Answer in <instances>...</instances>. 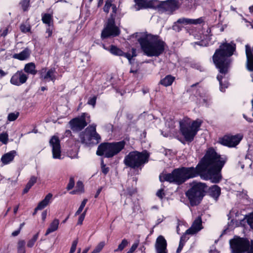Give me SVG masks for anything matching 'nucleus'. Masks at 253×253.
Masks as SVG:
<instances>
[{
  "instance_id": "61",
  "label": "nucleus",
  "mask_w": 253,
  "mask_h": 253,
  "mask_svg": "<svg viewBox=\"0 0 253 253\" xmlns=\"http://www.w3.org/2000/svg\"><path fill=\"white\" fill-rule=\"evenodd\" d=\"M102 189V187H100L99 188H98V189L97 190L96 193L94 196L95 198H96L98 196V195L100 194Z\"/></svg>"
},
{
  "instance_id": "41",
  "label": "nucleus",
  "mask_w": 253,
  "mask_h": 253,
  "mask_svg": "<svg viewBox=\"0 0 253 253\" xmlns=\"http://www.w3.org/2000/svg\"><path fill=\"white\" fill-rule=\"evenodd\" d=\"M87 201V200L86 199H84L82 202L79 208L77 210V211L76 212L75 215H77L80 214L81 212L84 209V207H85L86 202Z\"/></svg>"
},
{
  "instance_id": "52",
  "label": "nucleus",
  "mask_w": 253,
  "mask_h": 253,
  "mask_svg": "<svg viewBox=\"0 0 253 253\" xmlns=\"http://www.w3.org/2000/svg\"><path fill=\"white\" fill-rule=\"evenodd\" d=\"M138 246V243H134L132 246L131 247L129 250L126 253H133L135 250L137 249Z\"/></svg>"
},
{
  "instance_id": "49",
  "label": "nucleus",
  "mask_w": 253,
  "mask_h": 253,
  "mask_svg": "<svg viewBox=\"0 0 253 253\" xmlns=\"http://www.w3.org/2000/svg\"><path fill=\"white\" fill-rule=\"evenodd\" d=\"M96 97L93 96L92 98H90L87 102V104L90 105H92L93 107H94L96 104Z\"/></svg>"
},
{
  "instance_id": "20",
  "label": "nucleus",
  "mask_w": 253,
  "mask_h": 253,
  "mask_svg": "<svg viewBox=\"0 0 253 253\" xmlns=\"http://www.w3.org/2000/svg\"><path fill=\"white\" fill-rule=\"evenodd\" d=\"M203 22V19L202 17L198 19H190L187 18H181L177 20V22L180 24H183L185 25L193 24L197 25L202 23Z\"/></svg>"
},
{
  "instance_id": "11",
  "label": "nucleus",
  "mask_w": 253,
  "mask_h": 253,
  "mask_svg": "<svg viewBox=\"0 0 253 253\" xmlns=\"http://www.w3.org/2000/svg\"><path fill=\"white\" fill-rule=\"evenodd\" d=\"M90 122V116L86 113H83L80 117L71 120L69 124L73 131H80Z\"/></svg>"
},
{
  "instance_id": "43",
  "label": "nucleus",
  "mask_w": 253,
  "mask_h": 253,
  "mask_svg": "<svg viewBox=\"0 0 253 253\" xmlns=\"http://www.w3.org/2000/svg\"><path fill=\"white\" fill-rule=\"evenodd\" d=\"M76 189L79 193H83L84 191L83 183L81 181H78L76 185Z\"/></svg>"
},
{
  "instance_id": "18",
  "label": "nucleus",
  "mask_w": 253,
  "mask_h": 253,
  "mask_svg": "<svg viewBox=\"0 0 253 253\" xmlns=\"http://www.w3.org/2000/svg\"><path fill=\"white\" fill-rule=\"evenodd\" d=\"M167 243L164 237L160 235L156 239L155 249L157 253H168L167 250Z\"/></svg>"
},
{
  "instance_id": "59",
  "label": "nucleus",
  "mask_w": 253,
  "mask_h": 253,
  "mask_svg": "<svg viewBox=\"0 0 253 253\" xmlns=\"http://www.w3.org/2000/svg\"><path fill=\"white\" fill-rule=\"evenodd\" d=\"M20 232V229H18L16 231H14V232H13L12 233V236H13L14 237L16 236L19 234Z\"/></svg>"
},
{
  "instance_id": "32",
  "label": "nucleus",
  "mask_w": 253,
  "mask_h": 253,
  "mask_svg": "<svg viewBox=\"0 0 253 253\" xmlns=\"http://www.w3.org/2000/svg\"><path fill=\"white\" fill-rule=\"evenodd\" d=\"M25 242L24 240H20L17 243V253H25Z\"/></svg>"
},
{
  "instance_id": "28",
  "label": "nucleus",
  "mask_w": 253,
  "mask_h": 253,
  "mask_svg": "<svg viewBox=\"0 0 253 253\" xmlns=\"http://www.w3.org/2000/svg\"><path fill=\"white\" fill-rule=\"evenodd\" d=\"M209 192L211 197L217 199L220 194V188L217 185H213L210 189Z\"/></svg>"
},
{
  "instance_id": "5",
  "label": "nucleus",
  "mask_w": 253,
  "mask_h": 253,
  "mask_svg": "<svg viewBox=\"0 0 253 253\" xmlns=\"http://www.w3.org/2000/svg\"><path fill=\"white\" fill-rule=\"evenodd\" d=\"M126 144L124 140L101 143L98 147L96 154L100 156L104 155L108 158H112L119 154L125 148Z\"/></svg>"
},
{
  "instance_id": "9",
  "label": "nucleus",
  "mask_w": 253,
  "mask_h": 253,
  "mask_svg": "<svg viewBox=\"0 0 253 253\" xmlns=\"http://www.w3.org/2000/svg\"><path fill=\"white\" fill-rule=\"evenodd\" d=\"M232 253H253V242L250 246L249 241L244 238L236 237L230 240Z\"/></svg>"
},
{
  "instance_id": "54",
  "label": "nucleus",
  "mask_w": 253,
  "mask_h": 253,
  "mask_svg": "<svg viewBox=\"0 0 253 253\" xmlns=\"http://www.w3.org/2000/svg\"><path fill=\"white\" fill-rule=\"evenodd\" d=\"M122 56H124L128 60L129 63H131V60L132 58V57L130 53L124 52V54Z\"/></svg>"
},
{
  "instance_id": "8",
  "label": "nucleus",
  "mask_w": 253,
  "mask_h": 253,
  "mask_svg": "<svg viewBox=\"0 0 253 253\" xmlns=\"http://www.w3.org/2000/svg\"><path fill=\"white\" fill-rule=\"evenodd\" d=\"M202 122L196 120L193 121L191 124L185 122H180V130L187 141L191 142L197 134Z\"/></svg>"
},
{
  "instance_id": "50",
  "label": "nucleus",
  "mask_w": 253,
  "mask_h": 253,
  "mask_svg": "<svg viewBox=\"0 0 253 253\" xmlns=\"http://www.w3.org/2000/svg\"><path fill=\"white\" fill-rule=\"evenodd\" d=\"M86 210H85V211H84V212L80 216L78 221V224L82 225L83 223V222L84 219L85 213H86Z\"/></svg>"
},
{
  "instance_id": "12",
  "label": "nucleus",
  "mask_w": 253,
  "mask_h": 253,
  "mask_svg": "<svg viewBox=\"0 0 253 253\" xmlns=\"http://www.w3.org/2000/svg\"><path fill=\"white\" fill-rule=\"evenodd\" d=\"M243 138V135L238 134L235 135H226L219 139V143L229 147L236 146Z\"/></svg>"
},
{
  "instance_id": "2",
  "label": "nucleus",
  "mask_w": 253,
  "mask_h": 253,
  "mask_svg": "<svg viewBox=\"0 0 253 253\" xmlns=\"http://www.w3.org/2000/svg\"><path fill=\"white\" fill-rule=\"evenodd\" d=\"M138 41L144 54L148 57H158L165 51L166 43L158 35L146 34Z\"/></svg>"
},
{
  "instance_id": "45",
  "label": "nucleus",
  "mask_w": 253,
  "mask_h": 253,
  "mask_svg": "<svg viewBox=\"0 0 253 253\" xmlns=\"http://www.w3.org/2000/svg\"><path fill=\"white\" fill-rule=\"evenodd\" d=\"M75 185V181L74 178L71 177L70 178L69 183L68 184V185L67 186V189L68 190H70L72 189Z\"/></svg>"
},
{
  "instance_id": "17",
  "label": "nucleus",
  "mask_w": 253,
  "mask_h": 253,
  "mask_svg": "<svg viewBox=\"0 0 253 253\" xmlns=\"http://www.w3.org/2000/svg\"><path fill=\"white\" fill-rule=\"evenodd\" d=\"M135 3V8L136 10L142 9L155 8V0H134Z\"/></svg>"
},
{
  "instance_id": "23",
  "label": "nucleus",
  "mask_w": 253,
  "mask_h": 253,
  "mask_svg": "<svg viewBox=\"0 0 253 253\" xmlns=\"http://www.w3.org/2000/svg\"><path fill=\"white\" fill-rule=\"evenodd\" d=\"M178 0H167L163 1L162 6L167 10H173L178 7Z\"/></svg>"
},
{
  "instance_id": "60",
  "label": "nucleus",
  "mask_w": 253,
  "mask_h": 253,
  "mask_svg": "<svg viewBox=\"0 0 253 253\" xmlns=\"http://www.w3.org/2000/svg\"><path fill=\"white\" fill-rule=\"evenodd\" d=\"M30 188H31V187L30 186H28V185L27 184H26L25 188L23 190V193L25 194V193H27Z\"/></svg>"
},
{
  "instance_id": "36",
  "label": "nucleus",
  "mask_w": 253,
  "mask_h": 253,
  "mask_svg": "<svg viewBox=\"0 0 253 253\" xmlns=\"http://www.w3.org/2000/svg\"><path fill=\"white\" fill-rule=\"evenodd\" d=\"M223 77L221 75H218L217 76V79L219 82L220 84V90L222 92H224L225 91V89L228 87V83H225L224 84H223L221 80L222 79Z\"/></svg>"
},
{
  "instance_id": "6",
  "label": "nucleus",
  "mask_w": 253,
  "mask_h": 253,
  "mask_svg": "<svg viewBox=\"0 0 253 253\" xmlns=\"http://www.w3.org/2000/svg\"><path fill=\"white\" fill-rule=\"evenodd\" d=\"M206 188L207 186L204 183L193 182L191 188L186 193L191 206H194L200 204L204 196Z\"/></svg>"
},
{
  "instance_id": "55",
  "label": "nucleus",
  "mask_w": 253,
  "mask_h": 253,
  "mask_svg": "<svg viewBox=\"0 0 253 253\" xmlns=\"http://www.w3.org/2000/svg\"><path fill=\"white\" fill-rule=\"evenodd\" d=\"M8 33V28H5L3 31L1 30H0V37H5L7 35Z\"/></svg>"
},
{
  "instance_id": "63",
  "label": "nucleus",
  "mask_w": 253,
  "mask_h": 253,
  "mask_svg": "<svg viewBox=\"0 0 253 253\" xmlns=\"http://www.w3.org/2000/svg\"><path fill=\"white\" fill-rule=\"evenodd\" d=\"M132 58L136 56V50L134 48H132V54H131Z\"/></svg>"
},
{
  "instance_id": "3",
  "label": "nucleus",
  "mask_w": 253,
  "mask_h": 253,
  "mask_svg": "<svg viewBox=\"0 0 253 253\" xmlns=\"http://www.w3.org/2000/svg\"><path fill=\"white\" fill-rule=\"evenodd\" d=\"M235 49V44L231 42L230 43H222L219 46V48L216 50L212 56V59L220 73L225 74L227 73L230 64V61L228 57L233 54Z\"/></svg>"
},
{
  "instance_id": "57",
  "label": "nucleus",
  "mask_w": 253,
  "mask_h": 253,
  "mask_svg": "<svg viewBox=\"0 0 253 253\" xmlns=\"http://www.w3.org/2000/svg\"><path fill=\"white\" fill-rule=\"evenodd\" d=\"M47 215V211H43L42 213V219L45 220Z\"/></svg>"
},
{
  "instance_id": "14",
  "label": "nucleus",
  "mask_w": 253,
  "mask_h": 253,
  "mask_svg": "<svg viewBox=\"0 0 253 253\" xmlns=\"http://www.w3.org/2000/svg\"><path fill=\"white\" fill-rule=\"evenodd\" d=\"M28 79V76L24 73L22 70L17 71L10 79V82L11 84L20 86L25 84Z\"/></svg>"
},
{
  "instance_id": "19",
  "label": "nucleus",
  "mask_w": 253,
  "mask_h": 253,
  "mask_svg": "<svg viewBox=\"0 0 253 253\" xmlns=\"http://www.w3.org/2000/svg\"><path fill=\"white\" fill-rule=\"evenodd\" d=\"M246 55L247 57L246 67L250 71H253V50L250 45H246Z\"/></svg>"
},
{
  "instance_id": "30",
  "label": "nucleus",
  "mask_w": 253,
  "mask_h": 253,
  "mask_svg": "<svg viewBox=\"0 0 253 253\" xmlns=\"http://www.w3.org/2000/svg\"><path fill=\"white\" fill-rule=\"evenodd\" d=\"M110 52L116 56H123L124 52L119 48L115 45H111L109 49Z\"/></svg>"
},
{
  "instance_id": "42",
  "label": "nucleus",
  "mask_w": 253,
  "mask_h": 253,
  "mask_svg": "<svg viewBox=\"0 0 253 253\" xmlns=\"http://www.w3.org/2000/svg\"><path fill=\"white\" fill-rule=\"evenodd\" d=\"M101 168L102 172L104 174H106L109 170V168L107 167L106 165L104 163V161L103 159H101Z\"/></svg>"
},
{
  "instance_id": "47",
  "label": "nucleus",
  "mask_w": 253,
  "mask_h": 253,
  "mask_svg": "<svg viewBox=\"0 0 253 253\" xmlns=\"http://www.w3.org/2000/svg\"><path fill=\"white\" fill-rule=\"evenodd\" d=\"M112 4L111 3V2L109 0L107 1L104 6V11L106 13H108L109 11V9L111 7H112Z\"/></svg>"
},
{
  "instance_id": "62",
  "label": "nucleus",
  "mask_w": 253,
  "mask_h": 253,
  "mask_svg": "<svg viewBox=\"0 0 253 253\" xmlns=\"http://www.w3.org/2000/svg\"><path fill=\"white\" fill-rule=\"evenodd\" d=\"M243 117L248 122H249V123L253 122V120L252 119L247 118L245 115H243Z\"/></svg>"
},
{
  "instance_id": "58",
  "label": "nucleus",
  "mask_w": 253,
  "mask_h": 253,
  "mask_svg": "<svg viewBox=\"0 0 253 253\" xmlns=\"http://www.w3.org/2000/svg\"><path fill=\"white\" fill-rule=\"evenodd\" d=\"M7 75V73L5 72L4 71L0 69V78L4 77Z\"/></svg>"
},
{
  "instance_id": "39",
  "label": "nucleus",
  "mask_w": 253,
  "mask_h": 253,
  "mask_svg": "<svg viewBox=\"0 0 253 253\" xmlns=\"http://www.w3.org/2000/svg\"><path fill=\"white\" fill-rule=\"evenodd\" d=\"M8 134L7 132H2L0 134V141L3 144H6L8 142Z\"/></svg>"
},
{
  "instance_id": "53",
  "label": "nucleus",
  "mask_w": 253,
  "mask_h": 253,
  "mask_svg": "<svg viewBox=\"0 0 253 253\" xmlns=\"http://www.w3.org/2000/svg\"><path fill=\"white\" fill-rule=\"evenodd\" d=\"M156 195L161 199H162L163 197L165 196V193H164L163 189L159 190L157 193Z\"/></svg>"
},
{
  "instance_id": "44",
  "label": "nucleus",
  "mask_w": 253,
  "mask_h": 253,
  "mask_svg": "<svg viewBox=\"0 0 253 253\" xmlns=\"http://www.w3.org/2000/svg\"><path fill=\"white\" fill-rule=\"evenodd\" d=\"M247 222L250 227L253 229V212L247 216Z\"/></svg>"
},
{
  "instance_id": "35",
  "label": "nucleus",
  "mask_w": 253,
  "mask_h": 253,
  "mask_svg": "<svg viewBox=\"0 0 253 253\" xmlns=\"http://www.w3.org/2000/svg\"><path fill=\"white\" fill-rule=\"evenodd\" d=\"M105 245V241L99 242L91 253H99Z\"/></svg>"
},
{
  "instance_id": "10",
  "label": "nucleus",
  "mask_w": 253,
  "mask_h": 253,
  "mask_svg": "<svg viewBox=\"0 0 253 253\" xmlns=\"http://www.w3.org/2000/svg\"><path fill=\"white\" fill-rule=\"evenodd\" d=\"M120 33L119 28L115 24V16L111 14L110 17L104 25L101 34V38L103 40L110 37H117Z\"/></svg>"
},
{
  "instance_id": "46",
  "label": "nucleus",
  "mask_w": 253,
  "mask_h": 253,
  "mask_svg": "<svg viewBox=\"0 0 253 253\" xmlns=\"http://www.w3.org/2000/svg\"><path fill=\"white\" fill-rule=\"evenodd\" d=\"M37 178L35 176H32L31 177L29 181L27 183V185L28 186H30L31 188L36 182H37Z\"/></svg>"
},
{
  "instance_id": "4",
  "label": "nucleus",
  "mask_w": 253,
  "mask_h": 253,
  "mask_svg": "<svg viewBox=\"0 0 253 253\" xmlns=\"http://www.w3.org/2000/svg\"><path fill=\"white\" fill-rule=\"evenodd\" d=\"M149 154L146 151L139 152L132 151L127 155L124 160L125 165L133 169H140L148 162Z\"/></svg>"
},
{
  "instance_id": "24",
  "label": "nucleus",
  "mask_w": 253,
  "mask_h": 253,
  "mask_svg": "<svg viewBox=\"0 0 253 253\" xmlns=\"http://www.w3.org/2000/svg\"><path fill=\"white\" fill-rule=\"evenodd\" d=\"M30 55V51L28 48H25L19 53H15L12 55V57L19 60L27 59Z\"/></svg>"
},
{
  "instance_id": "40",
  "label": "nucleus",
  "mask_w": 253,
  "mask_h": 253,
  "mask_svg": "<svg viewBox=\"0 0 253 253\" xmlns=\"http://www.w3.org/2000/svg\"><path fill=\"white\" fill-rule=\"evenodd\" d=\"M20 4L24 11H27L30 5V0H22Z\"/></svg>"
},
{
  "instance_id": "27",
  "label": "nucleus",
  "mask_w": 253,
  "mask_h": 253,
  "mask_svg": "<svg viewBox=\"0 0 253 253\" xmlns=\"http://www.w3.org/2000/svg\"><path fill=\"white\" fill-rule=\"evenodd\" d=\"M174 77L171 75H168L160 81V84L165 86L170 85L174 80Z\"/></svg>"
},
{
  "instance_id": "64",
  "label": "nucleus",
  "mask_w": 253,
  "mask_h": 253,
  "mask_svg": "<svg viewBox=\"0 0 253 253\" xmlns=\"http://www.w3.org/2000/svg\"><path fill=\"white\" fill-rule=\"evenodd\" d=\"M18 208H19V206H16L14 208V213L15 214H16L18 210Z\"/></svg>"
},
{
  "instance_id": "34",
  "label": "nucleus",
  "mask_w": 253,
  "mask_h": 253,
  "mask_svg": "<svg viewBox=\"0 0 253 253\" xmlns=\"http://www.w3.org/2000/svg\"><path fill=\"white\" fill-rule=\"evenodd\" d=\"M128 243L127 240L126 239H123L121 244L119 245L118 248L114 250V252H118L122 251L127 246Z\"/></svg>"
},
{
  "instance_id": "56",
  "label": "nucleus",
  "mask_w": 253,
  "mask_h": 253,
  "mask_svg": "<svg viewBox=\"0 0 253 253\" xmlns=\"http://www.w3.org/2000/svg\"><path fill=\"white\" fill-rule=\"evenodd\" d=\"M112 13L111 14H113L114 16H115V17H116V14L117 13V8L115 5L112 4Z\"/></svg>"
},
{
  "instance_id": "37",
  "label": "nucleus",
  "mask_w": 253,
  "mask_h": 253,
  "mask_svg": "<svg viewBox=\"0 0 253 253\" xmlns=\"http://www.w3.org/2000/svg\"><path fill=\"white\" fill-rule=\"evenodd\" d=\"M38 237L39 233H38L36 234L31 239L29 240L27 245V247L28 248H32L34 246L35 242L37 240Z\"/></svg>"
},
{
  "instance_id": "26",
  "label": "nucleus",
  "mask_w": 253,
  "mask_h": 253,
  "mask_svg": "<svg viewBox=\"0 0 253 253\" xmlns=\"http://www.w3.org/2000/svg\"><path fill=\"white\" fill-rule=\"evenodd\" d=\"M24 71L25 73L32 75H35L38 73L36 69V65L33 62L26 64L24 68Z\"/></svg>"
},
{
  "instance_id": "29",
  "label": "nucleus",
  "mask_w": 253,
  "mask_h": 253,
  "mask_svg": "<svg viewBox=\"0 0 253 253\" xmlns=\"http://www.w3.org/2000/svg\"><path fill=\"white\" fill-rule=\"evenodd\" d=\"M189 237L185 233L183 234L180 238L179 246L176 250L177 253H179L185 245V242L188 240Z\"/></svg>"
},
{
  "instance_id": "48",
  "label": "nucleus",
  "mask_w": 253,
  "mask_h": 253,
  "mask_svg": "<svg viewBox=\"0 0 253 253\" xmlns=\"http://www.w3.org/2000/svg\"><path fill=\"white\" fill-rule=\"evenodd\" d=\"M78 244V240H74L72 244L71 248L70 249V251L69 253H74L76 249L77 246Z\"/></svg>"
},
{
  "instance_id": "15",
  "label": "nucleus",
  "mask_w": 253,
  "mask_h": 253,
  "mask_svg": "<svg viewBox=\"0 0 253 253\" xmlns=\"http://www.w3.org/2000/svg\"><path fill=\"white\" fill-rule=\"evenodd\" d=\"M50 145L52 147V153L53 158L61 159V147L60 140L57 137L53 136L49 141Z\"/></svg>"
},
{
  "instance_id": "38",
  "label": "nucleus",
  "mask_w": 253,
  "mask_h": 253,
  "mask_svg": "<svg viewBox=\"0 0 253 253\" xmlns=\"http://www.w3.org/2000/svg\"><path fill=\"white\" fill-rule=\"evenodd\" d=\"M20 29L22 33H26L31 30V26L29 24H22L20 25Z\"/></svg>"
},
{
  "instance_id": "21",
  "label": "nucleus",
  "mask_w": 253,
  "mask_h": 253,
  "mask_svg": "<svg viewBox=\"0 0 253 253\" xmlns=\"http://www.w3.org/2000/svg\"><path fill=\"white\" fill-rule=\"evenodd\" d=\"M53 195L51 193L47 194L44 198L41 201L36 208V211L42 210L51 202Z\"/></svg>"
},
{
  "instance_id": "31",
  "label": "nucleus",
  "mask_w": 253,
  "mask_h": 253,
  "mask_svg": "<svg viewBox=\"0 0 253 253\" xmlns=\"http://www.w3.org/2000/svg\"><path fill=\"white\" fill-rule=\"evenodd\" d=\"M42 21L43 23L47 25V26L53 25L52 16L50 14H44L42 17Z\"/></svg>"
},
{
  "instance_id": "22",
  "label": "nucleus",
  "mask_w": 253,
  "mask_h": 253,
  "mask_svg": "<svg viewBox=\"0 0 253 253\" xmlns=\"http://www.w3.org/2000/svg\"><path fill=\"white\" fill-rule=\"evenodd\" d=\"M16 155H17L16 151H11L2 155L1 158V161L4 165H7L13 160Z\"/></svg>"
},
{
  "instance_id": "16",
  "label": "nucleus",
  "mask_w": 253,
  "mask_h": 253,
  "mask_svg": "<svg viewBox=\"0 0 253 253\" xmlns=\"http://www.w3.org/2000/svg\"><path fill=\"white\" fill-rule=\"evenodd\" d=\"M203 228L202 218L201 216H198L194 220L191 226L186 231L185 233L187 235H194Z\"/></svg>"
},
{
  "instance_id": "1",
  "label": "nucleus",
  "mask_w": 253,
  "mask_h": 253,
  "mask_svg": "<svg viewBox=\"0 0 253 253\" xmlns=\"http://www.w3.org/2000/svg\"><path fill=\"white\" fill-rule=\"evenodd\" d=\"M226 161L212 148H209L196 168L181 167L174 169L171 173L160 175L161 182L167 181L180 185L187 179L198 175L204 180L218 183L221 179V170Z\"/></svg>"
},
{
  "instance_id": "13",
  "label": "nucleus",
  "mask_w": 253,
  "mask_h": 253,
  "mask_svg": "<svg viewBox=\"0 0 253 253\" xmlns=\"http://www.w3.org/2000/svg\"><path fill=\"white\" fill-rule=\"evenodd\" d=\"M38 73L42 81L54 82L56 80L55 70L54 68L48 69L47 68L44 67L39 71Z\"/></svg>"
},
{
  "instance_id": "51",
  "label": "nucleus",
  "mask_w": 253,
  "mask_h": 253,
  "mask_svg": "<svg viewBox=\"0 0 253 253\" xmlns=\"http://www.w3.org/2000/svg\"><path fill=\"white\" fill-rule=\"evenodd\" d=\"M53 31V25L47 26L46 33L48 34L47 37H50L52 36Z\"/></svg>"
},
{
  "instance_id": "7",
  "label": "nucleus",
  "mask_w": 253,
  "mask_h": 253,
  "mask_svg": "<svg viewBox=\"0 0 253 253\" xmlns=\"http://www.w3.org/2000/svg\"><path fill=\"white\" fill-rule=\"evenodd\" d=\"M96 125L92 124L81 132L79 135L81 142L86 146L96 145L101 140V137L96 131Z\"/></svg>"
},
{
  "instance_id": "33",
  "label": "nucleus",
  "mask_w": 253,
  "mask_h": 253,
  "mask_svg": "<svg viewBox=\"0 0 253 253\" xmlns=\"http://www.w3.org/2000/svg\"><path fill=\"white\" fill-rule=\"evenodd\" d=\"M20 113L19 112L15 111L14 112L10 113L7 116V121L9 122H12L15 121L19 116Z\"/></svg>"
},
{
  "instance_id": "25",
  "label": "nucleus",
  "mask_w": 253,
  "mask_h": 253,
  "mask_svg": "<svg viewBox=\"0 0 253 253\" xmlns=\"http://www.w3.org/2000/svg\"><path fill=\"white\" fill-rule=\"evenodd\" d=\"M59 225V220L57 218L54 219L50 223L48 228L46 231L45 235L47 236L49 234L56 231L58 229Z\"/></svg>"
}]
</instances>
